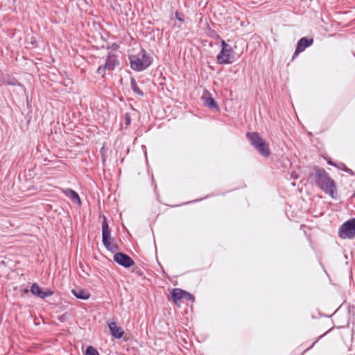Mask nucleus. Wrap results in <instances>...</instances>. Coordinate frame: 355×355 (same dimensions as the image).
<instances>
[{
	"instance_id": "6",
	"label": "nucleus",
	"mask_w": 355,
	"mask_h": 355,
	"mask_svg": "<svg viewBox=\"0 0 355 355\" xmlns=\"http://www.w3.org/2000/svg\"><path fill=\"white\" fill-rule=\"evenodd\" d=\"M102 239L104 246L108 250H112L110 230L107 222V219L105 216L103 217V221L102 223Z\"/></svg>"
},
{
	"instance_id": "4",
	"label": "nucleus",
	"mask_w": 355,
	"mask_h": 355,
	"mask_svg": "<svg viewBox=\"0 0 355 355\" xmlns=\"http://www.w3.org/2000/svg\"><path fill=\"white\" fill-rule=\"evenodd\" d=\"M339 236L343 239H353L355 237V218L348 220L344 223L338 231Z\"/></svg>"
},
{
	"instance_id": "16",
	"label": "nucleus",
	"mask_w": 355,
	"mask_h": 355,
	"mask_svg": "<svg viewBox=\"0 0 355 355\" xmlns=\"http://www.w3.org/2000/svg\"><path fill=\"white\" fill-rule=\"evenodd\" d=\"M130 85L132 91L137 95L140 96H143L144 93L143 92L139 89V86L137 85V83L136 82V80L134 78H130Z\"/></svg>"
},
{
	"instance_id": "7",
	"label": "nucleus",
	"mask_w": 355,
	"mask_h": 355,
	"mask_svg": "<svg viewBox=\"0 0 355 355\" xmlns=\"http://www.w3.org/2000/svg\"><path fill=\"white\" fill-rule=\"evenodd\" d=\"M171 297L173 299V300L177 303L178 301L179 300H187V301H193L194 300V297L193 296L184 291V290H182L180 288H174L171 291Z\"/></svg>"
},
{
	"instance_id": "11",
	"label": "nucleus",
	"mask_w": 355,
	"mask_h": 355,
	"mask_svg": "<svg viewBox=\"0 0 355 355\" xmlns=\"http://www.w3.org/2000/svg\"><path fill=\"white\" fill-rule=\"evenodd\" d=\"M31 291L33 295H37L41 298H44L52 295V292L49 291H43L42 289L37 284H33L32 285Z\"/></svg>"
},
{
	"instance_id": "2",
	"label": "nucleus",
	"mask_w": 355,
	"mask_h": 355,
	"mask_svg": "<svg viewBox=\"0 0 355 355\" xmlns=\"http://www.w3.org/2000/svg\"><path fill=\"white\" fill-rule=\"evenodd\" d=\"M131 68L137 71L146 69L152 63V58L141 49L137 55H129Z\"/></svg>"
},
{
	"instance_id": "3",
	"label": "nucleus",
	"mask_w": 355,
	"mask_h": 355,
	"mask_svg": "<svg viewBox=\"0 0 355 355\" xmlns=\"http://www.w3.org/2000/svg\"><path fill=\"white\" fill-rule=\"evenodd\" d=\"M246 136L251 144L263 156L268 157L270 155V150L268 144L261 138L257 132H248Z\"/></svg>"
},
{
	"instance_id": "18",
	"label": "nucleus",
	"mask_w": 355,
	"mask_h": 355,
	"mask_svg": "<svg viewBox=\"0 0 355 355\" xmlns=\"http://www.w3.org/2000/svg\"><path fill=\"white\" fill-rule=\"evenodd\" d=\"M125 122L126 125H129L130 124L131 119L128 114H125Z\"/></svg>"
},
{
	"instance_id": "12",
	"label": "nucleus",
	"mask_w": 355,
	"mask_h": 355,
	"mask_svg": "<svg viewBox=\"0 0 355 355\" xmlns=\"http://www.w3.org/2000/svg\"><path fill=\"white\" fill-rule=\"evenodd\" d=\"M108 327L112 336L116 338H121L123 336L124 331L121 327H117L116 322H112L109 323Z\"/></svg>"
},
{
	"instance_id": "19",
	"label": "nucleus",
	"mask_w": 355,
	"mask_h": 355,
	"mask_svg": "<svg viewBox=\"0 0 355 355\" xmlns=\"http://www.w3.org/2000/svg\"><path fill=\"white\" fill-rule=\"evenodd\" d=\"M221 46H222L221 50L228 49L229 47H231L230 46L227 44L226 42L224 40L221 41Z\"/></svg>"
},
{
	"instance_id": "13",
	"label": "nucleus",
	"mask_w": 355,
	"mask_h": 355,
	"mask_svg": "<svg viewBox=\"0 0 355 355\" xmlns=\"http://www.w3.org/2000/svg\"><path fill=\"white\" fill-rule=\"evenodd\" d=\"M71 292L77 298L80 300H87L90 297V293L85 289L78 288L73 289Z\"/></svg>"
},
{
	"instance_id": "21",
	"label": "nucleus",
	"mask_w": 355,
	"mask_h": 355,
	"mask_svg": "<svg viewBox=\"0 0 355 355\" xmlns=\"http://www.w3.org/2000/svg\"><path fill=\"white\" fill-rule=\"evenodd\" d=\"M211 36L214 37H216V38H219V35H217L215 32H213V34H212Z\"/></svg>"
},
{
	"instance_id": "9",
	"label": "nucleus",
	"mask_w": 355,
	"mask_h": 355,
	"mask_svg": "<svg viewBox=\"0 0 355 355\" xmlns=\"http://www.w3.org/2000/svg\"><path fill=\"white\" fill-rule=\"evenodd\" d=\"M114 260L119 264L129 268L134 265V261L128 255L122 252H117L114 256Z\"/></svg>"
},
{
	"instance_id": "1",
	"label": "nucleus",
	"mask_w": 355,
	"mask_h": 355,
	"mask_svg": "<svg viewBox=\"0 0 355 355\" xmlns=\"http://www.w3.org/2000/svg\"><path fill=\"white\" fill-rule=\"evenodd\" d=\"M316 184L326 193L334 198L336 186L334 180L323 168H318L315 172Z\"/></svg>"
},
{
	"instance_id": "20",
	"label": "nucleus",
	"mask_w": 355,
	"mask_h": 355,
	"mask_svg": "<svg viewBox=\"0 0 355 355\" xmlns=\"http://www.w3.org/2000/svg\"><path fill=\"white\" fill-rule=\"evenodd\" d=\"M175 15H176V18H177L179 21H183V19H182L180 17H179V15H178V12H176V13H175Z\"/></svg>"
},
{
	"instance_id": "14",
	"label": "nucleus",
	"mask_w": 355,
	"mask_h": 355,
	"mask_svg": "<svg viewBox=\"0 0 355 355\" xmlns=\"http://www.w3.org/2000/svg\"><path fill=\"white\" fill-rule=\"evenodd\" d=\"M63 193L67 197L70 198L73 201L77 202L79 205L80 204V199L78 194L71 189H67L63 190Z\"/></svg>"
},
{
	"instance_id": "8",
	"label": "nucleus",
	"mask_w": 355,
	"mask_h": 355,
	"mask_svg": "<svg viewBox=\"0 0 355 355\" xmlns=\"http://www.w3.org/2000/svg\"><path fill=\"white\" fill-rule=\"evenodd\" d=\"M234 56L232 55V49L221 50L217 55V61L220 64H230L233 62Z\"/></svg>"
},
{
	"instance_id": "5",
	"label": "nucleus",
	"mask_w": 355,
	"mask_h": 355,
	"mask_svg": "<svg viewBox=\"0 0 355 355\" xmlns=\"http://www.w3.org/2000/svg\"><path fill=\"white\" fill-rule=\"evenodd\" d=\"M119 64V62L114 55H109L107 57L105 63L103 66H100L97 69V73L102 76L105 73V70L111 71Z\"/></svg>"
},
{
	"instance_id": "17",
	"label": "nucleus",
	"mask_w": 355,
	"mask_h": 355,
	"mask_svg": "<svg viewBox=\"0 0 355 355\" xmlns=\"http://www.w3.org/2000/svg\"><path fill=\"white\" fill-rule=\"evenodd\" d=\"M85 355H99V353L93 346H89L86 349Z\"/></svg>"
},
{
	"instance_id": "22",
	"label": "nucleus",
	"mask_w": 355,
	"mask_h": 355,
	"mask_svg": "<svg viewBox=\"0 0 355 355\" xmlns=\"http://www.w3.org/2000/svg\"><path fill=\"white\" fill-rule=\"evenodd\" d=\"M344 170H345V171H348V169H347L346 167L344 168Z\"/></svg>"
},
{
	"instance_id": "10",
	"label": "nucleus",
	"mask_w": 355,
	"mask_h": 355,
	"mask_svg": "<svg viewBox=\"0 0 355 355\" xmlns=\"http://www.w3.org/2000/svg\"><path fill=\"white\" fill-rule=\"evenodd\" d=\"M313 38H308L305 37L301 38L297 44V47L294 53V56L297 55L300 53L304 51L305 49L310 46L313 44Z\"/></svg>"
},
{
	"instance_id": "15",
	"label": "nucleus",
	"mask_w": 355,
	"mask_h": 355,
	"mask_svg": "<svg viewBox=\"0 0 355 355\" xmlns=\"http://www.w3.org/2000/svg\"><path fill=\"white\" fill-rule=\"evenodd\" d=\"M203 99H204V104L207 107H209L211 109H213V110H218V105H217L216 102L211 96H203Z\"/></svg>"
}]
</instances>
